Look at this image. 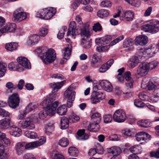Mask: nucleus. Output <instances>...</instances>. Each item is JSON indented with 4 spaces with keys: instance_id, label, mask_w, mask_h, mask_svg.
Wrapping results in <instances>:
<instances>
[{
    "instance_id": "f257e3e1",
    "label": "nucleus",
    "mask_w": 159,
    "mask_h": 159,
    "mask_svg": "<svg viewBox=\"0 0 159 159\" xmlns=\"http://www.w3.org/2000/svg\"><path fill=\"white\" fill-rule=\"evenodd\" d=\"M40 104L43 106L48 115L51 116L55 114L57 107L58 105V102L56 101L52 102V98H48L43 100Z\"/></svg>"
},
{
    "instance_id": "f03ea898",
    "label": "nucleus",
    "mask_w": 159,
    "mask_h": 159,
    "mask_svg": "<svg viewBox=\"0 0 159 159\" xmlns=\"http://www.w3.org/2000/svg\"><path fill=\"white\" fill-rule=\"evenodd\" d=\"M56 12V10L54 8H45L38 11L36 16L42 19L49 20L54 16Z\"/></svg>"
},
{
    "instance_id": "7ed1b4c3",
    "label": "nucleus",
    "mask_w": 159,
    "mask_h": 159,
    "mask_svg": "<svg viewBox=\"0 0 159 159\" xmlns=\"http://www.w3.org/2000/svg\"><path fill=\"white\" fill-rule=\"evenodd\" d=\"M159 21L151 20L148 23L143 25L142 30L146 32L154 34L159 30Z\"/></svg>"
},
{
    "instance_id": "20e7f679",
    "label": "nucleus",
    "mask_w": 159,
    "mask_h": 159,
    "mask_svg": "<svg viewBox=\"0 0 159 159\" xmlns=\"http://www.w3.org/2000/svg\"><path fill=\"white\" fill-rule=\"evenodd\" d=\"M56 57V54L54 50L51 48L46 52L43 56V60L45 64L51 63L54 61Z\"/></svg>"
},
{
    "instance_id": "39448f33",
    "label": "nucleus",
    "mask_w": 159,
    "mask_h": 159,
    "mask_svg": "<svg viewBox=\"0 0 159 159\" xmlns=\"http://www.w3.org/2000/svg\"><path fill=\"white\" fill-rule=\"evenodd\" d=\"M64 95L65 99L67 100V107H70L72 105L75 97V92L72 90L70 86L65 92Z\"/></svg>"
},
{
    "instance_id": "423d86ee",
    "label": "nucleus",
    "mask_w": 159,
    "mask_h": 159,
    "mask_svg": "<svg viewBox=\"0 0 159 159\" xmlns=\"http://www.w3.org/2000/svg\"><path fill=\"white\" fill-rule=\"evenodd\" d=\"M126 116L125 112L122 110H117L114 113L113 120L116 122L122 123L124 122L126 119Z\"/></svg>"
},
{
    "instance_id": "0eeeda50",
    "label": "nucleus",
    "mask_w": 159,
    "mask_h": 159,
    "mask_svg": "<svg viewBox=\"0 0 159 159\" xmlns=\"http://www.w3.org/2000/svg\"><path fill=\"white\" fill-rule=\"evenodd\" d=\"M27 18L26 14L22 11L21 8L16 10L14 12L13 20L15 22H20L25 20Z\"/></svg>"
},
{
    "instance_id": "6e6552de",
    "label": "nucleus",
    "mask_w": 159,
    "mask_h": 159,
    "mask_svg": "<svg viewBox=\"0 0 159 159\" xmlns=\"http://www.w3.org/2000/svg\"><path fill=\"white\" fill-rule=\"evenodd\" d=\"M19 126L23 129H33L35 128V126L32 119L30 117H27L23 121L19 123Z\"/></svg>"
},
{
    "instance_id": "1a4fd4ad",
    "label": "nucleus",
    "mask_w": 159,
    "mask_h": 159,
    "mask_svg": "<svg viewBox=\"0 0 159 159\" xmlns=\"http://www.w3.org/2000/svg\"><path fill=\"white\" fill-rule=\"evenodd\" d=\"M79 32L76 28V24L75 21L71 22L69 25L67 36H70L73 39L75 38V36L78 35Z\"/></svg>"
},
{
    "instance_id": "9d476101",
    "label": "nucleus",
    "mask_w": 159,
    "mask_h": 159,
    "mask_svg": "<svg viewBox=\"0 0 159 159\" xmlns=\"http://www.w3.org/2000/svg\"><path fill=\"white\" fill-rule=\"evenodd\" d=\"M19 96L17 93H14L8 98V102L10 107L15 108L18 107L19 104Z\"/></svg>"
},
{
    "instance_id": "9b49d317",
    "label": "nucleus",
    "mask_w": 159,
    "mask_h": 159,
    "mask_svg": "<svg viewBox=\"0 0 159 159\" xmlns=\"http://www.w3.org/2000/svg\"><path fill=\"white\" fill-rule=\"evenodd\" d=\"M17 61L19 66H20V68H22L23 70L24 68L27 69L31 68V66L30 63L26 57H19L17 59Z\"/></svg>"
},
{
    "instance_id": "f8f14e48",
    "label": "nucleus",
    "mask_w": 159,
    "mask_h": 159,
    "mask_svg": "<svg viewBox=\"0 0 159 159\" xmlns=\"http://www.w3.org/2000/svg\"><path fill=\"white\" fill-rule=\"evenodd\" d=\"M137 54V51L135 55L133 57L128 61V64L129 67L133 68L136 66L143 59L142 57L139 54Z\"/></svg>"
},
{
    "instance_id": "ddd939ff",
    "label": "nucleus",
    "mask_w": 159,
    "mask_h": 159,
    "mask_svg": "<svg viewBox=\"0 0 159 159\" xmlns=\"http://www.w3.org/2000/svg\"><path fill=\"white\" fill-rule=\"evenodd\" d=\"M154 48L153 47L145 49H141L137 51V54H139L140 55H141L143 59L146 56H143L147 54L149 55L150 57H152L154 53Z\"/></svg>"
},
{
    "instance_id": "4468645a",
    "label": "nucleus",
    "mask_w": 159,
    "mask_h": 159,
    "mask_svg": "<svg viewBox=\"0 0 159 159\" xmlns=\"http://www.w3.org/2000/svg\"><path fill=\"white\" fill-rule=\"evenodd\" d=\"M149 71L146 63L140 64L138 66L137 72L138 75L143 76H145Z\"/></svg>"
},
{
    "instance_id": "2eb2a0df",
    "label": "nucleus",
    "mask_w": 159,
    "mask_h": 159,
    "mask_svg": "<svg viewBox=\"0 0 159 159\" xmlns=\"http://www.w3.org/2000/svg\"><path fill=\"white\" fill-rule=\"evenodd\" d=\"M141 87L142 88L146 89L148 90H152L154 89L156 86L152 82L146 79H144L141 84Z\"/></svg>"
},
{
    "instance_id": "dca6fc26",
    "label": "nucleus",
    "mask_w": 159,
    "mask_h": 159,
    "mask_svg": "<svg viewBox=\"0 0 159 159\" xmlns=\"http://www.w3.org/2000/svg\"><path fill=\"white\" fill-rule=\"evenodd\" d=\"M72 47L71 44H68V46L66 47L64 50L62 51L63 53V58L64 60H61L60 62L61 64H63L66 61L69 57L72 50Z\"/></svg>"
},
{
    "instance_id": "f3484780",
    "label": "nucleus",
    "mask_w": 159,
    "mask_h": 159,
    "mask_svg": "<svg viewBox=\"0 0 159 159\" xmlns=\"http://www.w3.org/2000/svg\"><path fill=\"white\" fill-rule=\"evenodd\" d=\"M111 40V36L107 35L100 38L96 39L95 42L98 45L102 46L108 44Z\"/></svg>"
},
{
    "instance_id": "a211bd4d",
    "label": "nucleus",
    "mask_w": 159,
    "mask_h": 159,
    "mask_svg": "<svg viewBox=\"0 0 159 159\" xmlns=\"http://www.w3.org/2000/svg\"><path fill=\"white\" fill-rule=\"evenodd\" d=\"M148 37L144 35H140L137 36L135 39V43L136 45H145L148 42Z\"/></svg>"
},
{
    "instance_id": "6ab92c4d",
    "label": "nucleus",
    "mask_w": 159,
    "mask_h": 159,
    "mask_svg": "<svg viewBox=\"0 0 159 159\" xmlns=\"http://www.w3.org/2000/svg\"><path fill=\"white\" fill-rule=\"evenodd\" d=\"M123 75L125 80L127 81L125 83L126 86L128 88H131L133 86V80L131 77V73L129 71L125 72Z\"/></svg>"
},
{
    "instance_id": "aec40b11",
    "label": "nucleus",
    "mask_w": 159,
    "mask_h": 159,
    "mask_svg": "<svg viewBox=\"0 0 159 159\" xmlns=\"http://www.w3.org/2000/svg\"><path fill=\"white\" fill-rule=\"evenodd\" d=\"M10 132L13 136L15 137L20 136L22 134L21 129L15 125L10 126Z\"/></svg>"
},
{
    "instance_id": "412c9836",
    "label": "nucleus",
    "mask_w": 159,
    "mask_h": 159,
    "mask_svg": "<svg viewBox=\"0 0 159 159\" xmlns=\"http://www.w3.org/2000/svg\"><path fill=\"white\" fill-rule=\"evenodd\" d=\"M16 28V25L14 23L7 24L1 29H0L2 33L10 32L14 31Z\"/></svg>"
},
{
    "instance_id": "4be33fe9",
    "label": "nucleus",
    "mask_w": 159,
    "mask_h": 159,
    "mask_svg": "<svg viewBox=\"0 0 159 159\" xmlns=\"http://www.w3.org/2000/svg\"><path fill=\"white\" fill-rule=\"evenodd\" d=\"M107 151L108 153L111 154L113 156L116 157L119 156L120 154L121 150L119 147L114 146L107 148Z\"/></svg>"
},
{
    "instance_id": "5701e85b",
    "label": "nucleus",
    "mask_w": 159,
    "mask_h": 159,
    "mask_svg": "<svg viewBox=\"0 0 159 159\" xmlns=\"http://www.w3.org/2000/svg\"><path fill=\"white\" fill-rule=\"evenodd\" d=\"M40 36L36 34L31 35L29 37L27 41V44L29 45H33L37 43L40 39Z\"/></svg>"
},
{
    "instance_id": "b1692460",
    "label": "nucleus",
    "mask_w": 159,
    "mask_h": 159,
    "mask_svg": "<svg viewBox=\"0 0 159 159\" xmlns=\"http://www.w3.org/2000/svg\"><path fill=\"white\" fill-rule=\"evenodd\" d=\"M99 84L103 89L107 92H110L112 90V86L108 81L102 80L100 82Z\"/></svg>"
},
{
    "instance_id": "393cba45",
    "label": "nucleus",
    "mask_w": 159,
    "mask_h": 159,
    "mask_svg": "<svg viewBox=\"0 0 159 159\" xmlns=\"http://www.w3.org/2000/svg\"><path fill=\"white\" fill-rule=\"evenodd\" d=\"M11 120L10 118L0 120V128L2 129H7L10 128L11 125Z\"/></svg>"
},
{
    "instance_id": "a878e982",
    "label": "nucleus",
    "mask_w": 159,
    "mask_h": 159,
    "mask_svg": "<svg viewBox=\"0 0 159 159\" xmlns=\"http://www.w3.org/2000/svg\"><path fill=\"white\" fill-rule=\"evenodd\" d=\"M151 136L148 133L143 132H141L137 133L135 136L136 139L138 141H144L150 138Z\"/></svg>"
},
{
    "instance_id": "bb28decb",
    "label": "nucleus",
    "mask_w": 159,
    "mask_h": 159,
    "mask_svg": "<svg viewBox=\"0 0 159 159\" xmlns=\"http://www.w3.org/2000/svg\"><path fill=\"white\" fill-rule=\"evenodd\" d=\"M8 68L11 70H14L21 72L23 71L22 68H20L17 62H12L8 65Z\"/></svg>"
},
{
    "instance_id": "cd10ccee",
    "label": "nucleus",
    "mask_w": 159,
    "mask_h": 159,
    "mask_svg": "<svg viewBox=\"0 0 159 159\" xmlns=\"http://www.w3.org/2000/svg\"><path fill=\"white\" fill-rule=\"evenodd\" d=\"M134 13L131 11H127L123 12L122 17L127 21H132L134 17Z\"/></svg>"
},
{
    "instance_id": "c85d7f7f",
    "label": "nucleus",
    "mask_w": 159,
    "mask_h": 159,
    "mask_svg": "<svg viewBox=\"0 0 159 159\" xmlns=\"http://www.w3.org/2000/svg\"><path fill=\"white\" fill-rule=\"evenodd\" d=\"M85 130L79 129L77 133V139L80 140H85L89 138V136L88 134L84 133Z\"/></svg>"
},
{
    "instance_id": "c756f323",
    "label": "nucleus",
    "mask_w": 159,
    "mask_h": 159,
    "mask_svg": "<svg viewBox=\"0 0 159 159\" xmlns=\"http://www.w3.org/2000/svg\"><path fill=\"white\" fill-rule=\"evenodd\" d=\"M64 81L60 82L51 83L49 84L50 86L52 88V92L55 93L57 92L63 84Z\"/></svg>"
},
{
    "instance_id": "7c9ffc66",
    "label": "nucleus",
    "mask_w": 159,
    "mask_h": 159,
    "mask_svg": "<svg viewBox=\"0 0 159 159\" xmlns=\"http://www.w3.org/2000/svg\"><path fill=\"white\" fill-rule=\"evenodd\" d=\"M133 40L132 39H125L124 41L123 46L128 50H131L133 48Z\"/></svg>"
},
{
    "instance_id": "2f4dec72",
    "label": "nucleus",
    "mask_w": 159,
    "mask_h": 159,
    "mask_svg": "<svg viewBox=\"0 0 159 159\" xmlns=\"http://www.w3.org/2000/svg\"><path fill=\"white\" fill-rule=\"evenodd\" d=\"M69 120L65 116L61 118L60 120L61 128L65 129L69 126Z\"/></svg>"
},
{
    "instance_id": "473e14b6",
    "label": "nucleus",
    "mask_w": 159,
    "mask_h": 159,
    "mask_svg": "<svg viewBox=\"0 0 159 159\" xmlns=\"http://www.w3.org/2000/svg\"><path fill=\"white\" fill-rule=\"evenodd\" d=\"M18 46L17 43L11 42L6 44L5 48L9 51L12 52L16 49Z\"/></svg>"
},
{
    "instance_id": "72a5a7b5",
    "label": "nucleus",
    "mask_w": 159,
    "mask_h": 159,
    "mask_svg": "<svg viewBox=\"0 0 159 159\" xmlns=\"http://www.w3.org/2000/svg\"><path fill=\"white\" fill-rule=\"evenodd\" d=\"M91 119L94 122L99 124L101 119V114L98 112L94 113L92 115Z\"/></svg>"
},
{
    "instance_id": "f704fd0d",
    "label": "nucleus",
    "mask_w": 159,
    "mask_h": 159,
    "mask_svg": "<svg viewBox=\"0 0 159 159\" xmlns=\"http://www.w3.org/2000/svg\"><path fill=\"white\" fill-rule=\"evenodd\" d=\"M98 123L95 122L89 124L88 126V129L90 131L95 132L98 130L99 125Z\"/></svg>"
},
{
    "instance_id": "c9c22d12",
    "label": "nucleus",
    "mask_w": 159,
    "mask_h": 159,
    "mask_svg": "<svg viewBox=\"0 0 159 159\" xmlns=\"http://www.w3.org/2000/svg\"><path fill=\"white\" fill-rule=\"evenodd\" d=\"M97 92L96 90H94L92 93L91 98V102L92 104H96L99 102V99Z\"/></svg>"
},
{
    "instance_id": "e433bc0d",
    "label": "nucleus",
    "mask_w": 159,
    "mask_h": 159,
    "mask_svg": "<svg viewBox=\"0 0 159 159\" xmlns=\"http://www.w3.org/2000/svg\"><path fill=\"white\" fill-rule=\"evenodd\" d=\"M7 65L5 63L0 62V78L3 77L7 70Z\"/></svg>"
},
{
    "instance_id": "4c0bfd02",
    "label": "nucleus",
    "mask_w": 159,
    "mask_h": 159,
    "mask_svg": "<svg viewBox=\"0 0 159 159\" xmlns=\"http://www.w3.org/2000/svg\"><path fill=\"white\" fill-rule=\"evenodd\" d=\"M109 15V13L108 11L105 9H101L97 12L98 16L100 18L107 17Z\"/></svg>"
},
{
    "instance_id": "58836bf2",
    "label": "nucleus",
    "mask_w": 159,
    "mask_h": 159,
    "mask_svg": "<svg viewBox=\"0 0 159 159\" xmlns=\"http://www.w3.org/2000/svg\"><path fill=\"white\" fill-rule=\"evenodd\" d=\"M67 108L65 105H62L57 108V112L60 115H64L66 112Z\"/></svg>"
},
{
    "instance_id": "ea45409f",
    "label": "nucleus",
    "mask_w": 159,
    "mask_h": 159,
    "mask_svg": "<svg viewBox=\"0 0 159 159\" xmlns=\"http://www.w3.org/2000/svg\"><path fill=\"white\" fill-rule=\"evenodd\" d=\"M58 144L61 146L65 147L69 144V141L67 139L62 138L59 141Z\"/></svg>"
},
{
    "instance_id": "a19ab883",
    "label": "nucleus",
    "mask_w": 159,
    "mask_h": 159,
    "mask_svg": "<svg viewBox=\"0 0 159 159\" xmlns=\"http://www.w3.org/2000/svg\"><path fill=\"white\" fill-rule=\"evenodd\" d=\"M146 64L149 70H152L156 67L158 64V62L157 61H153L149 63H146Z\"/></svg>"
},
{
    "instance_id": "79ce46f5",
    "label": "nucleus",
    "mask_w": 159,
    "mask_h": 159,
    "mask_svg": "<svg viewBox=\"0 0 159 159\" xmlns=\"http://www.w3.org/2000/svg\"><path fill=\"white\" fill-rule=\"evenodd\" d=\"M24 135L27 137L31 139H34L37 136V135L35 132L30 131H26L24 133Z\"/></svg>"
},
{
    "instance_id": "37998d69",
    "label": "nucleus",
    "mask_w": 159,
    "mask_h": 159,
    "mask_svg": "<svg viewBox=\"0 0 159 159\" xmlns=\"http://www.w3.org/2000/svg\"><path fill=\"white\" fill-rule=\"evenodd\" d=\"M138 124L139 126L143 127H147L151 125V123L148 120H142L140 121H139Z\"/></svg>"
},
{
    "instance_id": "c03bdc74",
    "label": "nucleus",
    "mask_w": 159,
    "mask_h": 159,
    "mask_svg": "<svg viewBox=\"0 0 159 159\" xmlns=\"http://www.w3.org/2000/svg\"><path fill=\"white\" fill-rule=\"evenodd\" d=\"M16 150L18 153L22 151L25 148V143H19L16 145Z\"/></svg>"
},
{
    "instance_id": "a18cd8bd",
    "label": "nucleus",
    "mask_w": 159,
    "mask_h": 159,
    "mask_svg": "<svg viewBox=\"0 0 159 159\" xmlns=\"http://www.w3.org/2000/svg\"><path fill=\"white\" fill-rule=\"evenodd\" d=\"M69 155L71 156H75L78 153L77 149L74 147H70L68 149Z\"/></svg>"
},
{
    "instance_id": "49530a36",
    "label": "nucleus",
    "mask_w": 159,
    "mask_h": 159,
    "mask_svg": "<svg viewBox=\"0 0 159 159\" xmlns=\"http://www.w3.org/2000/svg\"><path fill=\"white\" fill-rule=\"evenodd\" d=\"M11 143V141L10 140L6 138V137L4 138H3L2 139H1L0 140V147L1 148L0 149H3L4 150L3 148V144H4L6 145H8L10 144Z\"/></svg>"
},
{
    "instance_id": "de8ad7c7",
    "label": "nucleus",
    "mask_w": 159,
    "mask_h": 159,
    "mask_svg": "<svg viewBox=\"0 0 159 159\" xmlns=\"http://www.w3.org/2000/svg\"><path fill=\"white\" fill-rule=\"evenodd\" d=\"M129 150L131 152H134L136 153H140L141 151V148L140 146L134 145L131 147Z\"/></svg>"
},
{
    "instance_id": "09e8293b",
    "label": "nucleus",
    "mask_w": 159,
    "mask_h": 159,
    "mask_svg": "<svg viewBox=\"0 0 159 159\" xmlns=\"http://www.w3.org/2000/svg\"><path fill=\"white\" fill-rule=\"evenodd\" d=\"M48 29L46 26H42L40 29L39 35L41 37L45 36L48 34Z\"/></svg>"
},
{
    "instance_id": "8fccbe9b",
    "label": "nucleus",
    "mask_w": 159,
    "mask_h": 159,
    "mask_svg": "<svg viewBox=\"0 0 159 159\" xmlns=\"http://www.w3.org/2000/svg\"><path fill=\"white\" fill-rule=\"evenodd\" d=\"M35 143V141L25 144V148L27 149H31L37 147Z\"/></svg>"
},
{
    "instance_id": "3c124183",
    "label": "nucleus",
    "mask_w": 159,
    "mask_h": 159,
    "mask_svg": "<svg viewBox=\"0 0 159 159\" xmlns=\"http://www.w3.org/2000/svg\"><path fill=\"white\" fill-rule=\"evenodd\" d=\"M46 141V138L43 136H41L39 138L38 140L35 141L36 143L35 144H36L37 147H38L43 144Z\"/></svg>"
},
{
    "instance_id": "603ef678",
    "label": "nucleus",
    "mask_w": 159,
    "mask_h": 159,
    "mask_svg": "<svg viewBox=\"0 0 159 159\" xmlns=\"http://www.w3.org/2000/svg\"><path fill=\"white\" fill-rule=\"evenodd\" d=\"M67 28L65 27H62L60 30L57 35V38L59 39L63 38L65 34V32L66 31Z\"/></svg>"
},
{
    "instance_id": "864d4df0",
    "label": "nucleus",
    "mask_w": 159,
    "mask_h": 159,
    "mask_svg": "<svg viewBox=\"0 0 159 159\" xmlns=\"http://www.w3.org/2000/svg\"><path fill=\"white\" fill-rule=\"evenodd\" d=\"M109 45H104L100 46L99 47H98L96 48V50L97 51L100 52L103 51H105L108 50L109 48Z\"/></svg>"
},
{
    "instance_id": "5fc2aeb1",
    "label": "nucleus",
    "mask_w": 159,
    "mask_h": 159,
    "mask_svg": "<svg viewBox=\"0 0 159 159\" xmlns=\"http://www.w3.org/2000/svg\"><path fill=\"white\" fill-rule=\"evenodd\" d=\"M109 68V66H107V64H104L99 68L98 70L100 73H102L105 72Z\"/></svg>"
},
{
    "instance_id": "6e6d98bb",
    "label": "nucleus",
    "mask_w": 159,
    "mask_h": 159,
    "mask_svg": "<svg viewBox=\"0 0 159 159\" xmlns=\"http://www.w3.org/2000/svg\"><path fill=\"white\" fill-rule=\"evenodd\" d=\"M134 105L139 108L143 107L145 105L144 103L139 99H135L134 100Z\"/></svg>"
},
{
    "instance_id": "4d7b16f0",
    "label": "nucleus",
    "mask_w": 159,
    "mask_h": 159,
    "mask_svg": "<svg viewBox=\"0 0 159 159\" xmlns=\"http://www.w3.org/2000/svg\"><path fill=\"white\" fill-rule=\"evenodd\" d=\"M81 44L85 48H89L91 46V43L84 39H82Z\"/></svg>"
},
{
    "instance_id": "13d9d810",
    "label": "nucleus",
    "mask_w": 159,
    "mask_h": 159,
    "mask_svg": "<svg viewBox=\"0 0 159 159\" xmlns=\"http://www.w3.org/2000/svg\"><path fill=\"white\" fill-rule=\"evenodd\" d=\"M54 128L53 122H49L46 126V131L47 132H50Z\"/></svg>"
},
{
    "instance_id": "bf43d9fd",
    "label": "nucleus",
    "mask_w": 159,
    "mask_h": 159,
    "mask_svg": "<svg viewBox=\"0 0 159 159\" xmlns=\"http://www.w3.org/2000/svg\"><path fill=\"white\" fill-rule=\"evenodd\" d=\"M100 5L103 7H111V2L109 1L105 0L101 3Z\"/></svg>"
},
{
    "instance_id": "052dcab7",
    "label": "nucleus",
    "mask_w": 159,
    "mask_h": 159,
    "mask_svg": "<svg viewBox=\"0 0 159 159\" xmlns=\"http://www.w3.org/2000/svg\"><path fill=\"white\" fill-rule=\"evenodd\" d=\"M102 29V27L98 22L94 24L93 27V30L96 32L101 31Z\"/></svg>"
},
{
    "instance_id": "680f3d73",
    "label": "nucleus",
    "mask_w": 159,
    "mask_h": 159,
    "mask_svg": "<svg viewBox=\"0 0 159 159\" xmlns=\"http://www.w3.org/2000/svg\"><path fill=\"white\" fill-rule=\"evenodd\" d=\"M129 4L135 7H137L139 4V0H124Z\"/></svg>"
},
{
    "instance_id": "e2e57ef3",
    "label": "nucleus",
    "mask_w": 159,
    "mask_h": 159,
    "mask_svg": "<svg viewBox=\"0 0 159 159\" xmlns=\"http://www.w3.org/2000/svg\"><path fill=\"white\" fill-rule=\"evenodd\" d=\"M91 33L90 31V29H82L81 30V35L85 37H88L91 35Z\"/></svg>"
},
{
    "instance_id": "0e129e2a",
    "label": "nucleus",
    "mask_w": 159,
    "mask_h": 159,
    "mask_svg": "<svg viewBox=\"0 0 159 159\" xmlns=\"http://www.w3.org/2000/svg\"><path fill=\"white\" fill-rule=\"evenodd\" d=\"M48 115V114L44 109L43 110L41 111L39 114V118L42 119H44Z\"/></svg>"
},
{
    "instance_id": "69168bd1",
    "label": "nucleus",
    "mask_w": 159,
    "mask_h": 159,
    "mask_svg": "<svg viewBox=\"0 0 159 159\" xmlns=\"http://www.w3.org/2000/svg\"><path fill=\"white\" fill-rule=\"evenodd\" d=\"M26 115V112L25 110L20 111H19V114L17 117L18 120H22Z\"/></svg>"
},
{
    "instance_id": "338daca9",
    "label": "nucleus",
    "mask_w": 159,
    "mask_h": 159,
    "mask_svg": "<svg viewBox=\"0 0 159 159\" xmlns=\"http://www.w3.org/2000/svg\"><path fill=\"white\" fill-rule=\"evenodd\" d=\"M104 122L106 123H108L111 122L112 120L111 116L110 115H105L104 116Z\"/></svg>"
},
{
    "instance_id": "774afa93",
    "label": "nucleus",
    "mask_w": 159,
    "mask_h": 159,
    "mask_svg": "<svg viewBox=\"0 0 159 159\" xmlns=\"http://www.w3.org/2000/svg\"><path fill=\"white\" fill-rule=\"evenodd\" d=\"M120 137V136L119 135L113 134L110 135L109 138L111 141H118Z\"/></svg>"
}]
</instances>
